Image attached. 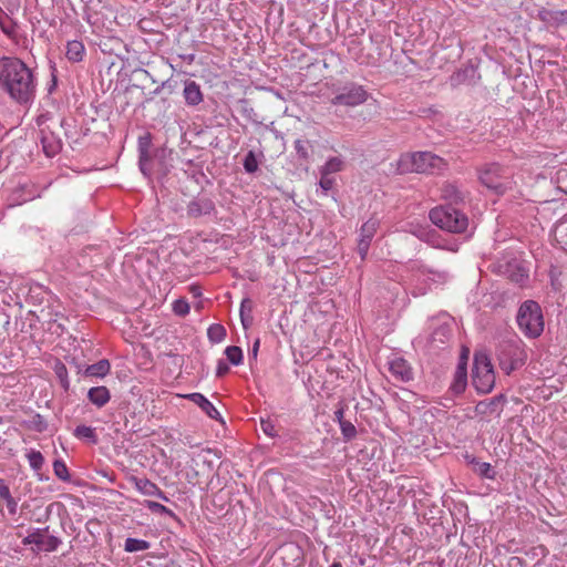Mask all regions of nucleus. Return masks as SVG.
Returning <instances> with one entry per match:
<instances>
[{"mask_svg":"<svg viewBox=\"0 0 567 567\" xmlns=\"http://www.w3.org/2000/svg\"><path fill=\"white\" fill-rule=\"evenodd\" d=\"M260 427L262 430V432L269 436V437H275L277 436V431H276V426L275 424L272 423L271 420H264L261 419L260 421Z\"/></svg>","mask_w":567,"mask_h":567,"instance_id":"38","label":"nucleus"},{"mask_svg":"<svg viewBox=\"0 0 567 567\" xmlns=\"http://www.w3.org/2000/svg\"><path fill=\"white\" fill-rule=\"evenodd\" d=\"M340 429L347 440L353 439L357 434L355 426L349 421H340Z\"/></svg>","mask_w":567,"mask_h":567,"instance_id":"36","label":"nucleus"},{"mask_svg":"<svg viewBox=\"0 0 567 567\" xmlns=\"http://www.w3.org/2000/svg\"><path fill=\"white\" fill-rule=\"evenodd\" d=\"M343 169V161L338 157H331L329 158L320 168L319 173H323L327 175H332L336 173H339Z\"/></svg>","mask_w":567,"mask_h":567,"instance_id":"21","label":"nucleus"},{"mask_svg":"<svg viewBox=\"0 0 567 567\" xmlns=\"http://www.w3.org/2000/svg\"><path fill=\"white\" fill-rule=\"evenodd\" d=\"M446 168V162L431 152L406 153L400 156L396 169L400 174H439Z\"/></svg>","mask_w":567,"mask_h":567,"instance_id":"2","label":"nucleus"},{"mask_svg":"<svg viewBox=\"0 0 567 567\" xmlns=\"http://www.w3.org/2000/svg\"><path fill=\"white\" fill-rule=\"evenodd\" d=\"M53 371H54L56 378L59 379L61 386L64 390H69L70 380H69L68 369H66L65 364L62 363L61 361H56L53 367Z\"/></svg>","mask_w":567,"mask_h":567,"instance_id":"27","label":"nucleus"},{"mask_svg":"<svg viewBox=\"0 0 567 567\" xmlns=\"http://www.w3.org/2000/svg\"><path fill=\"white\" fill-rule=\"evenodd\" d=\"M466 386V369L462 364H460L456 369L454 381L451 385V389L455 393H461L464 391Z\"/></svg>","mask_w":567,"mask_h":567,"instance_id":"22","label":"nucleus"},{"mask_svg":"<svg viewBox=\"0 0 567 567\" xmlns=\"http://www.w3.org/2000/svg\"><path fill=\"white\" fill-rule=\"evenodd\" d=\"M473 384L478 392L488 393L495 384V373L488 355L476 352L473 365Z\"/></svg>","mask_w":567,"mask_h":567,"instance_id":"8","label":"nucleus"},{"mask_svg":"<svg viewBox=\"0 0 567 567\" xmlns=\"http://www.w3.org/2000/svg\"><path fill=\"white\" fill-rule=\"evenodd\" d=\"M87 399L97 408H103L111 400V393L106 386H94L89 390Z\"/></svg>","mask_w":567,"mask_h":567,"instance_id":"16","label":"nucleus"},{"mask_svg":"<svg viewBox=\"0 0 567 567\" xmlns=\"http://www.w3.org/2000/svg\"><path fill=\"white\" fill-rule=\"evenodd\" d=\"M53 472L54 475L63 482H69L71 480L68 466L62 460H55L53 462Z\"/></svg>","mask_w":567,"mask_h":567,"instance_id":"29","label":"nucleus"},{"mask_svg":"<svg viewBox=\"0 0 567 567\" xmlns=\"http://www.w3.org/2000/svg\"><path fill=\"white\" fill-rule=\"evenodd\" d=\"M260 157H262L261 153L256 154L252 151L248 152L244 158L245 171L247 173H255L258 169Z\"/></svg>","mask_w":567,"mask_h":567,"instance_id":"28","label":"nucleus"},{"mask_svg":"<svg viewBox=\"0 0 567 567\" xmlns=\"http://www.w3.org/2000/svg\"><path fill=\"white\" fill-rule=\"evenodd\" d=\"M379 225V219L375 217H371L360 228L358 239V252L360 254L362 260L367 257L371 240L377 234Z\"/></svg>","mask_w":567,"mask_h":567,"instance_id":"11","label":"nucleus"},{"mask_svg":"<svg viewBox=\"0 0 567 567\" xmlns=\"http://www.w3.org/2000/svg\"><path fill=\"white\" fill-rule=\"evenodd\" d=\"M110 369H111V364H110L109 360L103 359L96 363L87 365L85 369V374L89 377L104 378L105 375L109 374Z\"/></svg>","mask_w":567,"mask_h":567,"instance_id":"17","label":"nucleus"},{"mask_svg":"<svg viewBox=\"0 0 567 567\" xmlns=\"http://www.w3.org/2000/svg\"><path fill=\"white\" fill-rule=\"evenodd\" d=\"M10 488L4 483V480L0 477V498H3L4 496H9Z\"/></svg>","mask_w":567,"mask_h":567,"instance_id":"45","label":"nucleus"},{"mask_svg":"<svg viewBox=\"0 0 567 567\" xmlns=\"http://www.w3.org/2000/svg\"><path fill=\"white\" fill-rule=\"evenodd\" d=\"M44 536L45 535L43 534L42 529H35L22 539V544L23 545H32L33 544V545H37L38 548L40 549Z\"/></svg>","mask_w":567,"mask_h":567,"instance_id":"32","label":"nucleus"},{"mask_svg":"<svg viewBox=\"0 0 567 567\" xmlns=\"http://www.w3.org/2000/svg\"><path fill=\"white\" fill-rule=\"evenodd\" d=\"M560 13H564L565 23H567V10L559 11Z\"/></svg>","mask_w":567,"mask_h":567,"instance_id":"52","label":"nucleus"},{"mask_svg":"<svg viewBox=\"0 0 567 567\" xmlns=\"http://www.w3.org/2000/svg\"><path fill=\"white\" fill-rule=\"evenodd\" d=\"M156 144H140V168L146 176L153 172L166 169L167 150L164 146L155 147Z\"/></svg>","mask_w":567,"mask_h":567,"instance_id":"9","label":"nucleus"},{"mask_svg":"<svg viewBox=\"0 0 567 567\" xmlns=\"http://www.w3.org/2000/svg\"><path fill=\"white\" fill-rule=\"evenodd\" d=\"M425 235V231L424 230H421L419 234H416L417 237H423Z\"/></svg>","mask_w":567,"mask_h":567,"instance_id":"54","label":"nucleus"},{"mask_svg":"<svg viewBox=\"0 0 567 567\" xmlns=\"http://www.w3.org/2000/svg\"><path fill=\"white\" fill-rule=\"evenodd\" d=\"M409 275L405 277L411 287H413V293L421 296L429 289V281L437 282L446 278L444 272L433 271L425 266L414 261L408 267Z\"/></svg>","mask_w":567,"mask_h":567,"instance_id":"6","label":"nucleus"},{"mask_svg":"<svg viewBox=\"0 0 567 567\" xmlns=\"http://www.w3.org/2000/svg\"><path fill=\"white\" fill-rule=\"evenodd\" d=\"M168 84V81H163L162 84L159 86H157L154 91H153V94L154 95H158L162 90Z\"/></svg>","mask_w":567,"mask_h":567,"instance_id":"47","label":"nucleus"},{"mask_svg":"<svg viewBox=\"0 0 567 567\" xmlns=\"http://www.w3.org/2000/svg\"><path fill=\"white\" fill-rule=\"evenodd\" d=\"M213 208L212 203L206 202H198L194 200L190 202L187 208V212L190 216H200L202 214H207Z\"/></svg>","mask_w":567,"mask_h":567,"instance_id":"25","label":"nucleus"},{"mask_svg":"<svg viewBox=\"0 0 567 567\" xmlns=\"http://www.w3.org/2000/svg\"><path fill=\"white\" fill-rule=\"evenodd\" d=\"M441 196L443 199L454 203L461 202L463 199L458 188L454 184L450 183L442 186Z\"/></svg>","mask_w":567,"mask_h":567,"instance_id":"23","label":"nucleus"},{"mask_svg":"<svg viewBox=\"0 0 567 567\" xmlns=\"http://www.w3.org/2000/svg\"><path fill=\"white\" fill-rule=\"evenodd\" d=\"M227 360L234 364L239 365L243 362V351L239 347L229 346L225 349Z\"/></svg>","mask_w":567,"mask_h":567,"instance_id":"30","label":"nucleus"},{"mask_svg":"<svg viewBox=\"0 0 567 567\" xmlns=\"http://www.w3.org/2000/svg\"><path fill=\"white\" fill-rule=\"evenodd\" d=\"M226 334L225 328L220 324H212L208 328V337L212 341L220 342Z\"/></svg>","mask_w":567,"mask_h":567,"instance_id":"35","label":"nucleus"},{"mask_svg":"<svg viewBox=\"0 0 567 567\" xmlns=\"http://www.w3.org/2000/svg\"><path fill=\"white\" fill-rule=\"evenodd\" d=\"M61 544V540L55 537V536H44L43 538V542H42V545L40 547V550H44V551H54L56 550V548L59 547V545Z\"/></svg>","mask_w":567,"mask_h":567,"instance_id":"34","label":"nucleus"},{"mask_svg":"<svg viewBox=\"0 0 567 567\" xmlns=\"http://www.w3.org/2000/svg\"><path fill=\"white\" fill-rule=\"evenodd\" d=\"M271 125H272V128H271V130H272L274 132H276L275 137H276V138H281V140H284V138H285V136L278 133L277 128L275 127V123H271Z\"/></svg>","mask_w":567,"mask_h":567,"instance_id":"50","label":"nucleus"},{"mask_svg":"<svg viewBox=\"0 0 567 567\" xmlns=\"http://www.w3.org/2000/svg\"><path fill=\"white\" fill-rule=\"evenodd\" d=\"M480 181L486 188L497 195L504 194L513 186L511 172L497 164L485 166L480 172Z\"/></svg>","mask_w":567,"mask_h":567,"instance_id":"7","label":"nucleus"},{"mask_svg":"<svg viewBox=\"0 0 567 567\" xmlns=\"http://www.w3.org/2000/svg\"><path fill=\"white\" fill-rule=\"evenodd\" d=\"M477 472L487 478H493L494 472L489 463H478Z\"/></svg>","mask_w":567,"mask_h":567,"instance_id":"40","label":"nucleus"},{"mask_svg":"<svg viewBox=\"0 0 567 567\" xmlns=\"http://www.w3.org/2000/svg\"><path fill=\"white\" fill-rule=\"evenodd\" d=\"M249 303V299H244L241 301V305H240V319H241V323L244 326L245 329H247L250 324H251V320L252 318L248 315V316H244V307Z\"/></svg>","mask_w":567,"mask_h":567,"instance_id":"43","label":"nucleus"},{"mask_svg":"<svg viewBox=\"0 0 567 567\" xmlns=\"http://www.w3.org/2000/svg\"><path fill=\"white\" fill-rule=\"evenodd\" d=\"M389 370L393 377L401 381L412 379V370L403 358H394L389 362Z\"/></svg>","mask_w":567,"mask_h":567,"instance_id":"14","label":"nucleus"},{"mask_svg":"<svg viewBox=\"0 0 567 567\" xmlns=\"http://www.w3.org/2000/svg\"><path fill=\"white\" fill-rule=\"evenodd\" d=\"M320 174L319 187L321 189L322 195L327 196L328 192L331 190L336 185V177L332 175H327L323 173Z\"/></svg>","mask_w":567,"mask_h":567,"instance_id":"31","label":"nucleus"},{"mask_svg":"<svg viewBox=\"0 0 567 567\" xmlns=\"http://www.w3.org/2000/svg\"><path fill=\"white\" fill-rule=\"evenodd\" d=\"M0 28L8 35H10L13 32V30L9 25L6 24V22L2 20L1 17H0Z\"/></svg>","mask_w":567,"mask_h":567,"instance_id":"46","label":"nucleus"},{"mask_svg":"<svg viewBox=\"0 0 567 567\" xmlns=\"http://www.w3.org/2000/svg\"><path fill=\"white\" fill-rule=\"evenodd\" d=\"M73 435L82 441L95 444L97 442V435L95 429L87 425H79L75 427Z\"/></svg>","mask_w":567,"mask_h":567,"instance_id":"18","label":"nucleus"},{"mask_svg":"<svg viewBox=\"0 0 567 567\" xmlns=\"http://www.w3.org/2000/svg\"><path fill=\"white\" fill-rule=\"evenodd\" d=\"M2 499L6 502L8 512L11 515H16L18 511V502L12 497L11 493H9V496H4Z\"/></svg>","mask_w":567,"mask_h":567,"instance_id":"42","label":"nucleus"},{"mask_svg":"<svg viewBox=\"0 0 567 567\" xmlns=\"http://www.w3.org/2000/svg\"><path fill=\"white\" fill-rule=\"evenodd\" d=\"M173 311L178 316H186L189 312V305L185 299H177L173 303Z\"/></svg>","mask_w":567,"mask_h":567,"instance_id":"37","label":"nucleus"},{"mask_svg":"<svg viewBox=\"0 0 567 567\" xmlns=\"http://www.w3.org/2000/svg\"><path fill=\"white\" fill-rule=\"evenodd\" d=\"M130 481L134 484L135 488L141 494L146 495V496H155L163 501H168L165 493L155 483H153L148 478H140V477L133 476V477H131Z\"/></svg>","mask_w":567,"mask_h":567,"instance_id":"12","label":"nucleus"},{"mask_svg":"<svg viewBox=\"0 0 567 567\" xmlns=\"http://www.w3.org/2000/svg\"><path fill=\"white\" fill-rule=\"evenodd\" d=\"M25 457L33 471L38 472L43 467L44 457L40 451L31 449L27 452Z\"/></svg>","mask_w":567,"mask_h":567,"instance_id":"26","label":"nucleus"},{"mask_svg":"<svg viewBox=\"0 0 567 567\" xmlns=\"http://www.w3.org/2000/svg\"><path fill=\"white\" fill-rule=\"evenodd\" d=\"M181 396L198 405L202 409V411L205 412L207 416H209L210 419L218 420L220 417L218 410L202 393L194 392L188 394H182Z\"/></svg>","mask_w":567,"mask_h":567,"instance_id":"13","label":"nucleus"},{"mask_svg":"<svg viewBox=\"0 0 567 567\" xmlns=\"http://www.w3.org/2000/svg\"><path fill=\"white\" fill-rule=\"evenodd\" d=\"M35 79L19 58H0V91L19 104H28L35 95Z\"/></svg>","mask_w":567,"mask_h":567,"instance_id":"1","label":"nucleus"},{"mask_svg":"<svg viewBox=\"0 0 567 567\" xmlns=\"http://www.w3.org/2000/svg\"><path fill=\"white\" fill-rule=\"evenodd\" d=\"M42 150L48 157H53L61 151V144H42Z\"/></svg>","mask_w":567,"mask_h":567,"instance_id":"41","label":"nucleus"},{"mask_svg":"<svg viewBox=\"0 0 567 567\" xmlns=\"http://www.w3.org/2000/svg\"><path fill=\"white\" fill-rule=\"evenodd\" d=\"M517 324L526 337H539L544 331V317L540 306L533 300L523 302L518 309Z\"/></svg>","mask_w":567,"mask_h":567,"instance_id":"5","label":"nucleus"},{"mask_svg":"<svg viewBox=\"0 0 567 567\" xmlns=\"http://www.w3.org/2000/svg\"><path fill=\"white\" fill-rule=\"evenodd\" d=\"M367 99L368 92L363 89V86L351 83L338 91V93L332 97L331 104L357 106L364 103Z\"/></svg>","mask_w":567,"mask_h":567,"instance_id":"10","label":"nucleus"},{"mask_svg":"<svg viewBox=\"0 0 567 567\" xmlns=\"http://www.w3.org/2000/svg\"><path fill=\"white\" fill-rule=\"evenodd\" d=\"M183 96L187 105L196 106L203 102L204 95L200 86L195 82L187 80L183 90Z\"/></svg>","mask_w":567,"mask_h":567,"instance_id":"15","label":"nucleus"},{"mask_svg":"<svg viewBox=\"0 0 567 567\" xmlns=\"http://www.w3.org/2000/svg\"><path fill=\"white\" fill-rule=\"evenodd\" d=\"M538 17L542 21L557 27L565 23L564 13L559 11L543 9L539 11Z\"/></svg>","mask_w":567,"mask_h":567,"instance_id":"20","label":"nucleus"},{"mask_svg":"<svg viewBox=\"0 0 567 567\" xmlns=\"http://www.w3.org/2000/svg\"><path fill=\"white\" fill-rule=\"evenodd\" d=\"M84 53V45L80 41H69L66 44L65 55L70 61L79 62L82 60Z\"/></svg>","mask_w":567,"mask_h":567,"instance_id":"19","label":"nucleus"},{"mask_svg":"<svg viewBox=\"0 0 567 567\" xmlns=\"http://www.w3.org/2000/svg\"><path fill=\"white\" fill-rule=\"evenodd\" d=\"M330 567H342V565L340 563H333Z\"/></svg>","mask_w":567,"mask_h":567,"instance_id":"53","label":"nucleus"},{"mask_svg":"<svg viewBox=\"0 0 567 567\" xmlns=\"http://www.w3.org/2000/svg\"><path fill=\"white\" fill-rule=\"evenodd\" d=\"M190 291L195 296V297H200L202 296V290L199 287L197 286H192L190 287Z\"/></svg>","mask_w":567,"mask_h":567,"instance_id":"48","label":"nucleus"},{"mask_svg":"<svg viewBox=\"0 0 567 567\" xmlns=\"http://www.w3.org/2000/svg\"><path fill=\"white\" fill-rule=\"evenodd\" d=\"M246 311H248V313H250V311H251V302L250 301H249V303H247L244 307V316L246 315Z\"/></svg>","mask_w":567,"mask_h":567,"instance_id":"51","label":"nucleus"},{"mask_svg":"<svg viewBox=\"0 0 567 567\" xmlns=\"http://www.w3.org/2000/svg\"><path fill=\"white\" fill-rule=\"evenodd\" d=\"M259 344H260V341L259 339H257L254 343V347H252V355L256 358L257 357V352H258V349H259Z\"/></svg>","mask_w":567,"mask_h":567,"instance_id":"49","label":"nucleus"},{"mask_svg":"<svg viewBox=\"0 0 567 567\" xmlns=\"http://www.w3.org/2000/svg\"><path fill=\"white\" fill-rule=\"evenodd\" d=\"M150 543L144 539L126 538L124 550L127 553L143 551L150 548Z\"/></svg>","mask_w":567,"mask_h":567,"instance_id":"24","label":"nucleus"},{"mask_svg":"<svg viewBox=\"0 0 567 567\" xmlns=\"http://www.w3.org/2000/svg\"><path fill=\"white\" fill-rule=\"evenodd\" d=\"M337 416H338V419H339L340 421H342V420H341L342 411H338V412H337Z\"/></svg>","mask_w":567,"mask_h":567,"instance_id":"55","label":"nucleus"},{"mask_svg":"<svg viewBox=\"0 0 567 567\" xmlns=\"http://www.w3.org/2000/svg\"><path fill=\"white\" fill-rule=\"evenodd\" d=\"M145 506L152 511L153 513H169L171 511L162 505L161 503H157V502H153V501H146L145 502Z\"/></svg>","mask_w":567,"mask_h":567,"instance_id":"39","label":"nucleus"},{"mask_svg":"<svg viewBox=\"0 0 567 567\" xmlns=\"http://www.w3.org/2000/svg\"><path fill=\"white\" fill-rule=\"evenodd\" d=\"M497 359L501 369L509 374L526 362L527 351L525 343L517 336L503 340L497 348Z\"/></svg>","mask_w":567,"mask_h":567,"instance_id":"4","label":"nucleus"},{"mask_svg":"<svg viewBox=\"0 0 567 567\" xmlns=\"http://www.w3.org/2000/svg\"><path fill=\"white\" fill-rule=\"evenodd\" d=\"M228 370H229V368L225 362H223V361L218 362L217 370H216V373L218 377L225 375L228 372Z\"/></svg>","mask_w":567,"mask_h":567,"instance_id":"44","label":"nucleus"},{"mask_svg":"<svg viewBox=\"0 0 567 567\" xmlns=\"http://www.w3.org/2000/svg\"><path fill=\"white\" fill-rule=\"evenodd\" d=\"M27 424H28L29 429H31L33 431H37V432H40V433L47 431V429H48L47 421L40 414L33 415L31 417V420L28 421Z\"/></svg>","mask_w":567,"mask_h":567,"instance_id":"33","label":"nucleus"},{"mask_svg":"<svg viewBox=\"0 0 567 567\" xmlns=\"http://www.w3.org/2000/svg\"><path fill=\"white\" fill-rule=\"evenodd\" d=\"M429 217L435 226L452 234L465 233L470 224L467 216L451 205L432 208Z\"/></svg>","mask_w":567,"mask_h":567,"instance_id":"3","label":"nucleus"}]
</instances>
